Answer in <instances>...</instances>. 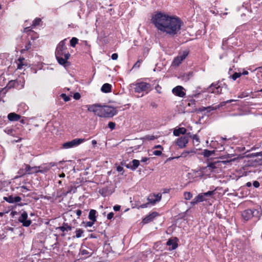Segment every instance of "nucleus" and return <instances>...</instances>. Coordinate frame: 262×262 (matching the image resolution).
<instances>
[{
	"label": "nucleus",
	"instance_id": "nucleus-40",
	"mask_svg": "<svg viewBox=\"0 0 262 262\" xmlns=\"http://www.w3.org/2000/svg\"><path fill=\"white\" fill-rule=\"evenodd\" d=\"M60 97L64 100L65 102L69 101L70 100V98L66 94H61Z\"/></svg>",
	"mask_w": 262,
	"mask_h": 262
},
{
	"label": "nucleus",
	"instance_id": "nucleus-19",
	"mask_svg": "<svg viewBox=\"0 0 262 262\" xmlns=\"http://www.w3.org/2000/svg\"><path fill=\"white\" fill-rule=\"evenodd\" d=\"M4 200L9 203H13L14 202H19L21 200V199L19 196L13 197L12 195L4 197Z\"/></svg>",
	"mask_w": 262,
	"mask_h": 262
},
{
	"label": "nucleus",
	"instance_id": "nucleus-3",
	"mask_svg": "<svg viewBox=\"0 0 262 262\" xmlns=\"http://www.w3.org/2000/svg\"><path fill=\"white\" fill-rule=\"evenodd\" d=\"M88 111L93 112L94 114L100 117L103 118L102 105L96 103L92 105H87Z\"/></svg>",
	"mask_w": 262,
	"mask_h": 262
},
{
	"label": "nucleus",
	"instance_id": "nucleus-55",
	"mask_svg": "<svg viewBox=\"0 0 262 262\" xmlns=\"http://www.w3.org/2000/svg\"><path fill=\"white\" fill-rule=\"evenodd\" d=\"M253 186H254V187H255V188H258V187H259L260 184H259V182H258V181H254V182H253Z\"/></svg>",
	"mask_w": 262,
	"mask_h": 262
},
{
	"label": "nucleus",
	"instance_id": "nucleus-4",
	"mask_svg": "<svg viewBox=\"0 0 262 262\" xmlns=\"http://www.w3.org/2000/svg\"><path fill=\"white\" fill-rule=\"evenodd\" d=\"M135 92L136 93L146 92L148 93L151 90L149 83L141 82L135 84Z\"/></svg>",
	"mask_w": 262,
	"mask_h": 262
},
{
	"label": "nucleus",
	"instance_id": "nucleus-8",
	"mask_svg": "<svg viewBox=\"0 0 262 262\" xmlns=\"http://www.w3.org/2000/svg\"><path fill=\"white\" fill-rule=\"evenodd\" d=\"M84 139H75L71 141L63 144L62 146L64 148H69L77 146L84 141Z\"/></svg>",
	"mask_w": 262,
	"mask_h": 262
},
{
	"label": "nucleus",
	"instance_id": "nucleus-58",
	"mask_svg": "<svg viewBox=\"0 0 262 262\" xmlns=\"http://www.w3.org/2000/svg\"><path fill=\"white\" fill-rule=\"evenodd\" d=\"M148 205H149V203H146L145 204H142L139 207V208H146L148 206Z\"/></svg>",
	"mask_w": 262,
	"mask_h": 262
},
{
	"label": "nucleus",
	"instance_id": "nucleus-53",
	"mask_svg": "<svg viewBox=\"0 0 262 262\" xmlns=\"http://www.w3.org/2000/svg\"><path fill=\"white\" fill-rule=\"evenodd\" d=\"M153 154L155 156H160L162 154V151L161 150H154L153 151Z\"/></svg>",
	"mask_w": 262,
	"mask_h": 262
},
{
	"label": "nucleus",
	"instance_id": "nucleus-21",
	"mask_svg": "<svg viewBox=\"0 0 262 262\" xmlns=\"http://www.w3.org/2000/svg\"><path fill=\"white\" fill-rule=\"evenodd\" d=\"M220 105H218L217 107H212V106H208V107H204L202 106L201 107L199 108L198 109H195L194 111L195 112H202L205 111H207L208 112H210L211 111L215 110L217 108L220 107Z\"/></svg>",
	"mask_w": 262,
	"mask_h": 262
},
{
	"label": "nucleus",
	"instance_id": "nucleus-5",
	"mask_svg": "<svg viewBox=\"0 0 262 262\" xmlns=\"http://www.w3.org/2000/svg\"><path fill=\"white\" fill-rule=\"evenodd\" d=\"M25 169H20L18 173L24 176L39 172L38 166L31 167L29 164H25Z\"/></svg>",
	"mask_w": 262,
	"mask_h": 262
},
{
	"label": "nucleus",
	"instance_id": "nucleus-46",
	"mask_svg": "<svg viewBox=\"0 0 262 262\" xmlns=\"http://www.w3.org/2000/svg\"><path fill=\"white\" fill-rule=\"evenodd\" d=\"M31 43L30 41L28 42L27 45H26L25 47V48L23 49V51H28L31 48Z\"/></svg>",
	"mask_w": 262,
	"mask_h": 262
},
{
	"label": "nucleus",
	"instance_id": "nucleus-9",
	"mask_svg": "<svg viewBox=\"0 0 262 262\" xmlns=\"http://www.w3.org/2000/svg\"><path fill=\"white\" fill-rule=\"evenodd\" d=\"M190 133H188L186 136H182L177 139L176 143L180 148L186 147L188 142V135Z\"/></svg>",
	"mask_w": 262,
	"mask_h": 262
},
{
	"label": "nucleus",
	"instance_id": "nucleus-38",
	"mask_svg": "<svg viewBox=\"0 0 262 262\" xmlns=\"http://www.w3.org/2000/svg\"><path fill=\"white\" fill-rule=\"evenodd\" d=\"M217 86H219L217 85V83H216V84L212 83L210 85V86H209V88L208 89V91L209 92L212 93V89L215 90V87H217Z\"/></svg>",
	"mask_w": 262,
	"mask_h": 262
},
{
	"label": "nucleus",
	"instance_id": "nucleus-10",
	"mask_svg": "<svg viewBox=\"0 0 262 262\" xmlns=\"http://www.w3.org/2000/svg\"><path fill=\"white\" fill-rule=\"evenodd\" d=\"M56 165V164L54 162L42 164L38 166L39 172L45 173L48 172L52 167H54Z\"/></svg>",
	"mask_w": 262,
	"mask_h": 262
},
{
	"label": "nucleus",
	"instance_id": "nucleus-1",
	"mask_svg": "<svg viewBox=\"0 0 262 262\" xmlns=\"http://www.w3.org/2000/svg\"><path fill=\"white\" fill-rule=\"evenodd\" d=\"M151 23L158 30L174 36L180 33L183 22L180 18L165 13L157 12L151 18Z\"/></svg>",
	"mask_w": 262,
	"mask_h": 262
},
{
	"label": "nucleus",
	"instance_id": "nucleus-63",
	"mask_svg": "<svg viewBox=\"0 0 262 262\" xmlns=\"http://www.w3.org/2000/svg\"><path fill=\"white\" fill-rule=\"evenodd\" d=\"M150 106H152L153 108H157L158 105L155 102H152L150 103Z\"/></svg>",
	"mask_w": 262,
	"mask_h": 262
},
{
	"label": "nucleus",
	"instance_id": "nucleus-17",
	"mask_svg": "<svg viewBox=\"0 0 262 262\" xmlns=\"http://www.w3.org/2000/svg\"><path fill=\"white\" fill-rule=\"evenodd\" d=\"M70 56V54L69 53H66L64 56H56V58L60 64L64 66L67 63V60Z\"/></svg>",
	"mask_w": 262,
	"mask_h": 262
},
{
	"label": "nucleus",
	"instance_id": "nucleus-62",
	"mask_svg": "<svg viewBox=\"0 0 262 262\" xmlns=\"http://www.w3.org/2000/svg\"><path fill=\"white\" fill-rule=\"evenodd\" d=\"M117 170L118 171V172H121L123 170V168L122 166H118L117 167Z\"/></svg>",
	"mask_w": 262,
	"mask_h": 262
},
{
	"label": "nucleus",
	"instance_id": "nucleus-14",
	"mask_svg": "<svg viewBox=\"0 0 262 262\" xmlns=\"http://www.w3.org/2000/svg\"><path fill=\"white\" fill-rule=\"evenodd\" d=\"M140 164V162L138 160L134 159L132 161V163L126 164L125 163H121L122 166L126 167L127 168L130 169L132 170H135L137 168Z\"/></svg>",
	"mask_w": 262,
	"mask_h": 262
},
{
	"label": "nucleus",
	"instance_id": "nucleus-48",
	"mask_svg": "<svg viewBox=\"0 0 262 262\" xmlns=\"http://www.w3.org/2000/svg\"><path fill=\"white\" fill-rule=\"evenodd\" d=\"M195 102L196 101L194 99H191L189 102L188 103V106H194L195 105Z\"/></svg>",
	"mask_w": 262,
	"mask_h": 262
},
{
	"label": "nucleus",
	"instance_id": "nucleus-25",
	"mask_svg": "<svg viewBox=\"0 0 262 262\" xmlns=\"http://www.w3.org/2000/svg\"><path fill=\"white\" fill-rule=\"evenodd\" d=\"M72 228V227L69 226L68 223H63L62 226H60L58 228V229L62 232L71 231Z\"/></svg>",
	"mask_w": 262,
	"mask_h": 262
},
{
	"label": "nucleus",
	"instance_id": "nucleus-13",
	"mask_svg": "<svg viewBox=\"0 0 262 262\" xmlns=\"http://www.w3.org/2000/svg\"><path fill=\"white\" fill-rule=\"evenodd\" d=\"M184 89L183 86L178 85L174 88L172 92L177 96L180 97H183L185 95V93L184 91Z\"/></svg>",
	"mask_w": 262,
	"mask_h": 262
},
{
	"label": "nucleus",
	"instance_id": "nucleus-54",
	"mask_svg": "<svg viewBox=\"0 0 262 262\" xmlns=\"http://www.w3.org/2000/svg\"><path fill=\"white\" fill-rule=\"evenodd\" d=\"M192 76V73H189L188 74H186L185 75H184L183 77L184 79L188 80L189 79L190 77H191Z\"/></svg>",
	"mask_w": 262,
	"mask_h": 262
},
{
	"label": "nucleus",
	"instance_id": "nucleus-49",
	"mask_svg": "<svg viewBox=\"0 0 262 262\" xmlns=\"http://www.w3.org/2000/svg\"><path fill=\"white\" fill-rule=\"evenodd\" d=\"M154 196L156 200H157V202L160 201L161 199V194H160L154 195Z\"/></svg>",
	"mask_w": 262,
	"mask_h": 262
},
{
	"label": "nucleus",
	"instance_id": "nucleus-32",
	"mask_svg": "<svg viewBox=\"0 0 262 262\" xmlns=\"http://www.w3.org/2000/svg\"><path fill=\"white\" fill-rule=\"evenodd\" d=\"M83 231L81 229H78L76 231V237L77 238H80L82 236Z\"/></svg>",
	"mask_w": 262,
	"mask_h": 262
},
{
	"label": "nucleus",
	"instance_id": "nucleus-24",
	"mask_svg": "<svg viewBox=\"0 0 262 262\" xmlns=\"http://www.w3.org/2000/svg\"><path fill=\"white\" fill-rule=\"evenodd\" d=\"M101 90L105 93L111 92L112 91V85L109 83H105L102 86Z\"/></svg>",
	"mask_w": 262,
	"mask_h": 262
},
{
	"label": "nucleus",
	"instance_id": "nucleus-15",
	"mask_svg": "<svg viewBox=\"0 0 262 262\" xmlns=\"http://www.w3.org/2000/svg\"><path fill=\"white\" fill-rule=\"evenodd\" d=\"M228 162H229V161H215L214 162L209 163L208 164L207 167L209 168L210 169L212 170V169H214L219 168L220 166H221V164L222 163L226 164Z\"/></svg>",
	"mask_w": 262,
	"mask_h": 262
},
{
	"label": "nucleus",
	"instance_id": "nucleus-41",
	"mask_svg": "<svg viewBox=\"0 0 262 262\" xmlns=\"http://www.w3.org/2000/svg\"><path fill=\"white\" fill-rule=\"evenodd\" d=\"M142 62V60H138L134 65L133 68H139L140 67V64Z\"/></svg>",
	"mask_w": 262,
	"mask_h": 262
},
{
	"label": "nucleus",
	"instance_id": "nucleus-28",
	"mask_svg": "<svg viewBox=\"0 0 262 262\" xmlns=\"http://www.w3.org/2000/svg\"><path fill=\"white\" fill-rule=\"evenodd\" d=\"M215 152L214 150H209L208 149H204L202 155L205 157H209L211 156V155H213Z\"/></svg>",
	"mask_w": 262,
	"mask_h": 262
},
{
	"label": "nucleus",
	"instance_id": "nucleus-31",
	"mask_svg": "<svg viewBox=\"0 0 262 262\" xmlns=\"http://www.w3.org/2000/svg\"><path fill=\"white\" fill-rule=\"evenodd\" d=\"M78 39L76 37H73L70 40V45L72 47H75L76 45L78 43Z\"/></svg>",
	"mask_w": 262,
	"mask_h": 262
},
{
	"label": "nucleus",
	"instance_id": "nucleus-20",
	"mask_svg": "<svg viewBox=\"0 0 262 262\" xmlns=\"http://www.w3.org/2000/svg\"><path fill=\"white\" fill-rule=\"evenodd\" d=\"M253 213L252 209H247L242 212V216L246 221H248L252 217Z\"/></svg>",
	"mask_w": 262,
	"mask_h": 262
},
{
	"label": "nucleus",
	"instance_id": "nucleus-37",
	"mask_svg": "<svg viewBox=\"0 0 262 262\" xmlns=\"http://www.w3.org/2000/svg\"><path fill=\"white\" fill-rule=\"evenodd\" d=\"M212 93L217 94H221L222 93V88L219 85L215 87V90L212 89Z\"/></svg>",
	"mask_w": 262,
	"mask_h": 262
},
{
	"label": "nucleus",
	"instance_id": "nucleus-43",
	"mask_svg": "<svg viewBox=\"0 0 262 262\" xmlns=\"http://www.w3.org/2000/svg\"><path fill=\"white\" fill-rule=\"evenodd\" d=\"M190 138H192L193 140H195L196 142H199V137L196 135H188Z\"/></svg>",
	"mask_w": 262,
	"mask_h": 262
},
{
	"label": "nucleus",
	"instance_id": "nucleus-33",
	"mask_svg": "<svg viewBox=\"0 0 262 262\" xmlns=\"http://www.w3.org/2000/svg\"><path fill=\"white\" fill-rule=\"evenodd\" d=\"M184 196L185 200H189L192 197V194L190 192H185L184 193Z\"/></svg>",
	"mask_w": 262,
	"mask_h": 262
},
{
	"label": "nucleus",
	"instance_id": "nucleus-59",
	"mask_svg": "<svg viewBox=\"0 0 262 262\" xmlns=\"http://www.w3.org/2000/svg\"><path fill=\"white\" fill-rule=\"evenodd\" d=\"M118 54L117 53H114L112 55L111 58L113 60H116L118 58Z\"/></svg>",
	"mask_w": 262,
	"mask_h": 262
},
{
	"label": "nucleus",
	"instance_id": "nucleus-50",
	"mask_svg": "<svg viewBox=\"0 0 262 262\" xmlns=\"http://www.w3.org/2000/svg\"><path fill=\"white\" fill-rule=\"evenodd\" d=\"M161 89V87L159 86V85L158 84L155 87V90H156L157 92L159 94H161L162 93Z\"/></svg>",
	"mask_w": 262,
	"mask_h": 262
},
{
	"label": "nucleus",
	"instance_id": "nucleus-34",
	"mask_svg": "<svg viewBox=\"0 0 262 262\" xmlns=\"http://www.w3.org/2000/svg\"><path fill=\"white\" fill-rule=\"evenodd\" d=\"M196 198H197L198 199V201H199V202H203L205 200V196L203 195V193H200L199 194V195H198Z\"/></svg>",
	"mask_w": 262,
	"mask_h": 262
},
{
	"label": "nucleus",
	"instance_id": "nucleus-61",
	"mask_svg": "<svg viewBox=\"0 0 262 262\" xmlns=\"http://www.w3.org/2000/svg\"><path fill=\"white\" fill-rule=\"evenodd\" d=\"M31 29L32 28H31V27H26L24 29V32H28L29 31H31Z\"/></svg>",
	"mask_w": 262,
	"mask_h": 262
},
{
	"label": "nucleus",
	"instance_id": "nucleus-35",
	"mask_svg": "<svg viewBox=\"0 0 262 262\" xmlns=\"http://www.w3.org/2000/svg\"><path fill=\"white\" fill-rule=\"evenodd\" d=\"M16 83V82L15 80L10 81L6 88L7 89H10L12 87H14Z\"/></svg>",
	"mask_w": 262,
	"mask_h": 262
},
{
	"label": "nucleus",
	"instance_id": "nucleus-23",
	"mask_svg": "<svg viewBox=\"0 0 262 262\" xmlns=\"http://www.w3.org/2000/svg\"><path fill=\"white\" fill-rule=\"evenodd\" d=\"M186 133V129L184 127H180L178 129H175L173 134L175 136H179L181 134L184 135Z\"/></svg>",
	"mask_w": 262,
	"mask_h": 262
},
{
	"label": "nucleus",
	"instance_id": "nucleus-12",
	"mask_svg": "<svg viewBox=\"0 0 262 262\" xmlns=\"http://www.w3.org/2000/svg\"><path fill=\"white\" fill-rule=\"evenodd\" d=\"M80 253L83 256V258H86L93 254V251L87 247L82 246L80 249Z\"/></svg>",
	"mask_w": 262,
	"mask_h": 262
},
{
	"label": "nucleus",
	"instance_id": "nucleus-29",
	"mask_svg": "<svg viewBox=\"0 0 262 262\" xmlns=\"http://www.w3.org/2000/svg\"><path fill=\"white\" fill-rule=\"evenodd\" d=\"M252 212H253L252 217H255L257 219H259L261 215V213L259 211V210L257 209H252Z\"/></svg>",
	"mask_w": 262,
	"mask_h": 262
},
{
	"label": "nucleus",
	"instance_id": "nucleus-64",
	"mask_svg": "<svg viewBox=\"0 0 262 262\" xmlns=\"http://www.w3.org/2000/svg\"><path fill=\"white\" fill-rule=\"evenodd\" d=\"M76 213L78 216H80L81 215L82 211L80 210H77L76 211Z\"/></svg>",
	"mask_w": 262,
	"mask_h": 262
},
{
	"label": "nucleus",
	"instance_id": "nucleus-44",
	"mask_svg": "<svg viewBox=\"0 0 262 262\" xmlns=\"http://www.w3.org/2000/svg\"><path fill=\"white\" fill-rule=\"evenodd\" d=\"M116 126V123L113 122H110L108 124V127L111 129L112 130H113L115 128Z\"/></svg>",
	"mask_w": 262,
	"mask_h": 262
},
{
	"label": "nucleus",
	"instance_id": "nucleus-30",
	"mask_svg": "<svg viewBox=\"0 0 262 262\" xmlns=\"http://www.w3.org/2000/svg\"><path fill=\"white\" fill-rule=\"evenodd\" d=\"M148 202L149 204H151L152 205H154L157 203V200H156L155 198H154V195L152 196H149L147 198Z\"/></svg>",
	"mask_w": 262,
	"mask_h": 262
},
{
	"label": "nucleus",
	"instance_id": "nucleus-56",
	"mask_svg": "<svg viewBox=\"0 0 262 262\" xmlns=\"http://www.w3.org/2000/svg\"><path fill=\"white\" fill-rule=\"evenodd\" d=\"M114 213H113V212H110V213L107 214V219L108 220H111L112 219H113V217H114Z\"/></svg>",
	"mask_w": 262,
	"mask_h": 262
},
{
	"label": "nucleus",
	"instance_id": "nucleus-47",
	"mask_svg": "<svg viewBox=\"0 0 262 262\" xmlns=\"http://www.w3.org/2000/svg\"><path fill=\"white\" fill-rule=\"evenodd\" d=\"M156 138L154 136H150V135L146 136L145 137V139H147L148 140H154Z\"/></svg>",
	"mask_w": 262,
	"mask_h": 262
},
{
	"label": "nucleus",
	"instance_id": "nucleus-60",
	"mask_svg": "<svg viewBox=\"0 0 262 262\" xmlns=\"http://www.w3.org/2000/svg\"><path fill=\"white\" fill-rule=\"evenodd\" d=\"M120 208H121L120 206L117 205L114 206L113 207V209L115 211H118L120 210Z\"/></svg>",
	"mask_w": 262,
	"mask_h": 262
},
{
	"label": "nucleus",
	"instance_id": "nucleus-16",
	"mask_svg": "<svg viewBox=\"0 0 262 262\" xmlns=\"http://www.w3.org/2000/svg\"><path fill=\"white\" fill-rule=\"evenodd\" d=\"M158 215V213L157 212H152L150 214L147 215L142 220L143 224H147L154 220V219Z\"/></svg>",
	"mask_w": 262,
	"mask_h": 262
},
{
	"label": "nucleus",
	"instance_id": "nucleus-18",
	"mask_svg": "<svg viewBox=\"0 0 262 262\" xmlns=\"http://www.w3.org/2000/svg\"><path fill=\"white\" fill-rule=\"evenodd\" d=\"M178 239L177 237H174L173 238H170L168 239V241L167 242V245L168 246H171V247L169 248L170 250H173L176 249L178 246V244L177 243Z\"/></svg>",
	"mask_w": 262,
	"mask_h": 262
},
{
	"label": "nucleus",
	"instance_id": "nucleus-11",
	"mask_svg": "<svg viewBox=\"0 0 262 262\" xmlns=\"http://www.w3.org/2000/svg\"><path fill=\"white\" fill-rule=\"evenodd\" d=\"M28 213L24 211L18 219V221L23 224L24 227H29L31 224V221L28 220Z\"/></svg>",
	"mask_w": 262,
	"mask_h": 262
},
{
	"label": "nucleus",
	"instance_id": "nucleus-39",
	"mask_svg": "<svg viewBox=\"0 0 262 262\" xmlns=\"http://www.w3.org/2000/svg\"><path fill=\"white\" fill-rule=\"evenodd\" d=\"M241 75V73L235 72L232 75V78L233 80H235L237 78H239Z\"/></svg>",
	"mask_w": 262,
	"mask_h": 262
},
{
	"label": "nucleus",
	"instance_id": "nucleus-45",
	"mask_svg": "<svg viewBox=\"0 0 262 262\" xmlns=\"http://www.w3.org/2000/svg\"><path fill=\"white\" fill-rule=\"evenodd\" d=\"M81 97L80 94L79 93H75L73 95V98L75 100H79Z\"/></svg>",
	"mask_w": 262,
	"mask_h": 262
},
{
	"label": "nucleus",
	"instance_id": "nucleus-7",
	"mask_svg": "<svg viewBox=\"0 0 262 262\" xmlns=\"http://www.w3.org/2000/svg\"><path fill=\"white\" fill-rule=\"evenodd\" d=\"M188 54L187 51H184L182 53L179 54L175 57L172 61V65L174 66H179L181 62L186 58Z\"/></svg>",
	"mask_w": 262,
	"mask_h": 262
},
{
	"label": "nucleus",
	"instance_id": "nucleus-36",
	"mask_svg": "<svg viewBox=\"0 0 262 262\" xmlns=\"http://www.w3.org/2000/svg\"><path fill=\"white\" fill-rule=\"evenodd\" d=\"M41 21V20L40 18H35V19L33 22L32 26L33 27H36L37 26H38L40 24Z\"/></svg>",
	"mask_w": 262,
	"mask_h": 262
},
{
	"label": "nucleus",
	"instance_id": "nucleus-52",
	"mask_svg": "<svg viewBox=\"0 0 262 262\" xmlns=\"http://www.w3.org/2000/svg\"><path fill=\"white\" fill-rule=\"evenodd\" d=\"M236 100H234V99H230V100H228L225 102H222V103H221V106H223L226 103H230V102H234V101H235Z\"/></svg>",
	"mask_w": 262,
	"mask_h": 262
},
{
	"label": "nucleus",
	"instance_id": "nucleus-22",
	"mask_svg": "<svg viewBox=\"0 0 262 262\" xmlns=\"http://www.w3.org/2000/svg\"><path fill=\"white\" fill-rule=\"evenodd\" d=\"M20 115L15 113H11L8 115V119L10 121H16L20 119Z\"/></svg>",
	"mask_w": 262,
	"mask_h": 262
},
{
	"label": "nucleus",
	"instance_id": "nucleus-42",
	"mask_svg": "<svg viewBox=\"0 0 262 262\" xmlns=\"http://www.w3.org/2000/svg\"><path fill=\"white\" fill-rule=\"evenodd\" d=\"M203 194L205 198L210 196L214 194V191H208L207 192L203 193Z\"/></svg>",
	"mask_w": 262,
	"mask_h": 262
},
{
	"label": "nucleus",
	"instance_id": "nucleus-2",
	"mask_svg": "<svg viewBox=\"0 0 262 262\" xmlns=\"http://www.w3.org/2000/svg\"><path fill=\"white\" fill-rule=\"evenodd\" d=\"M102 113L103 118H112L117 114L118 111L115 107L102 105Z\"/></svg>",
	"mask_w": 262,
	"mask_h": 262
},
{
	"label": "nucleus",
	"instance_id": "nucleus-57",
	"mask_svg": "<svg viewBox=\"0 0 262 262\" xmlns=\"http://www.w3.org/2000/svg\"><path fill=\"white\" fill-rule=\"evenodd\" d=\"M199 203V201H198V199L196 196L194 198V199L191 202V204L192 205H195L197 203Z\"/></svg>",
	"mask_w": 262,
	"mask_h": 262
},
{
	"label": "nucleus",
	"instance_id": "nucleus-27",
	"mask_svg": "<svg viewBox=\"0 0 262 262\" xmlns=\"http://www.w3.org/2000/svg\"><path fill=\"white\" fill-rule=\"evenodd\" d=\"M195 151L194 150H185L184 151L181 155L180 156L177 157L176 158H179V157H183L185 158L189 154H194Z\"/></svg>",
	"mask_w": 262,
	"mask_h": 262
},
{
	"label": "nucleus",
	"instance_id": "nucleus-51",
	"mask_svg": "<svg viewBox=\"0 0 262 262\" xmlns=\"http://www.w3.org/2000/svg\"><path fill=\"white\" fill-rule=\"evenodd\" d=\"M94 223L95 222L92 221L87 222L85 224V227H92L94 225Z\"/></svg>",
	"mask_w": 262,
	"mask_h": 262
},
{
	"label": "nucleus",
	"instance_id": "nucleus-26",
	"mask_svg": "<svg viewBox=\"0 0 262 262\" xmlns=\"http://www.w3.org/2000/svg\"><path fill=\"white\" fill-rule=\"evenodd\" d=\"M96 212H97L94 209H91L90 211V212L89 214V219L91 221H92L95 222L96 221Z\"/></svg>",
	"mask_w": 262,
	"mask_h": 262
},
{
	"label": "nucleus",
	"instance_id": "nucleus-6",
	"mask_svg": "<svg viewBox=\"0 0 262 262\" xmlns=\"http://www.w3.org/2000/svg\"><path fill=\"white\" fill-rule=\"evenodd\" d=\"M66 39L61 41L57 46L55 51V56H64L66 53H69L67 51V47L65 45Z\"/></svg>",
	"mask_w": 262,
	"mask_h": 262
}]
</instances>
